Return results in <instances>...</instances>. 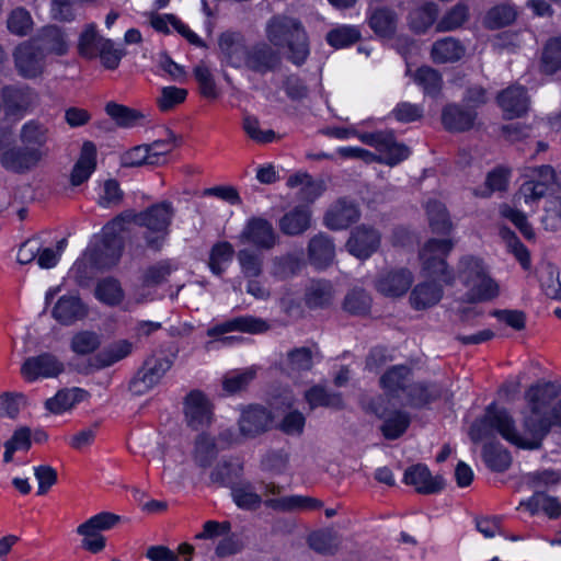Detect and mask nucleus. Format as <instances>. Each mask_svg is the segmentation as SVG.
Wrapping results in <instances>:
<instances>
[{
	"label": "nucleus",
	"mask_w": 561,
	"mask_h": 561,
	"mask_svg": "<svg viewBox=\"0 0 561 561\" xmlns=\"http://www.w3.org/2000/svg\"><path fill=\"white\" fill-rule=\"evenodd\" d=\"M262 494H257L251 484H244L232 489V497L236 504L245 510H255L263 502L268 508L278 512H293L297 510H319L322 502L310 496L289 495L283 497H273L279 495L284 488L274 482L260 483Z\"/></svg>",
	"instance_id": "obj_1"
},
{
	"label": "nucleus",
	"mask_w": 561,
	"mask_h": 561,
	"mask_svg": "<svg viewBox=\"0 0 561 561\" xmlns=\"http://www.w3.org/2000/svg\"><path fill=\"white\" fill-rule=\"evenodd\" d=\"M380 242L381 234L376 228L359 225L351 231L346 249L355 257L366 260L379 249Z\"/></svg>",
	"instance_id": "obj_13"
},
{
	"label": "nucleus",
	"mask_w": 561,
	"mask_h": 561,
	"mask_svg": "<svg viewBox=\"0 0 561 561\" xmlns=\"http://www.w3.org/2000/svg\"><path fill=\"white\" fill-rule=\"evenodd\" d=\"M33 41L36 42L44 54L51 53L62 56L68 51L69 47L65 32L56 25L43 27L38 36Z\"/></svg>",
	"instance_id": "obj_30"
},
{
	"label": "nucleus",
	"mask_w": 561,
	"mask_h": 561,
	"mask_svg": "<svg viewBox=\"0 0 561 561\" xmlns=\"http://www.w3.org/2000/svg\"><path fill=\"white\" fill-rule=\"evenodd\" d=\"M425 208L433 232L448 234L453 229V222L445 205L438 201L430 199Z\"/></svg>",
	"instance_id": "obj_43"
},
{
	"label": "nucleus",
	"mask_w": 561,
	"mask_h": 561,
	"mask_svg": "<svg viewBox=\"0 0 561 561\" xmlns=\"http://www.w3.org/2000/svg\"><path fill=\"white\" fill-rule=\"evenodd\" d=\"M241 272L247 278H256L263 272V255L250 249H242L237 253Z\"/></svg>",
	"instance_id": "obj_54"
},
{
	"label": "nucleus",
	"mask_w": 561,
	"mask_h": 561,
	"mask_svg": "<svg viewBox=\"0 0 561 561\" xmlns=\"http://www.w3.org/2000/svg\"><path fill=\"white\" fill-rule=\"evenodd\" d=\"M33 19L31 13L23 7L13 9L7 19L9 32L16 36H25L33 28Z\"/></svg>",
	"instance_id": "obj_53"
},
{
	"label": "nucleus",
	"mask_w": 561,
	"mask_h": 561,
	"mask_svg": "<svg viewBox=\"0 0 561 561\" xmlns=\"http://www.w3.org/2000/svg\"><path fill=\"white\" fill-rule=\"evenodd\" d=\"M301 266L302 261L299 256L286 253L272 259L270 274L276 279L285 280L298 274Z\"/></svg>",
	"instance_id": "obj_42"
},
{
	"label": "nucleus",
	"mask_w": 561,
	"mask_h": 561,
	"mask_svg": "<svg viewBox=\"0 0 561 561\" xmlns=\"http://www.w3.org/2000/svg\"><path fill=\"white\" fill-rule=\"evenodd\" d=\"M397 14L389 8H376L369 16V26L379 36L388 37L396 32Z\"/></svg>",
	"instance_id": "obj_44"
},
{
	"label": "nucleus",
	"mask_w": 561,
	"mask_h": 561,
	"mask_svg": "<svg viewBox=\"0 0 561 561\" xmlns=\"http://www.w3.org/2000/svg\"><path fill=\"white\" fill-rule=\"evenodd\" d=\"M128 216L118 215L107 222L100 241L89 249V259L98 268H111L118 263L124 249L122 232L125 230V218Z\"/></svg>",
	"instance_id": "obj_3"
},
{
	"label": "nucleus",
	"mask_w": 561,
	"mask_h": 561,
	"mask_svg": "<svg viewBox=\"0 0 561 561\" xmlns=\"http://www.w3.org/2000/svg\"><path fill=\"white\" fill-rule=\"evenodd\" d=\"M311 227V210L296 206L279 219V230L286 236H300Z\"/></svg>",
	"instance_id": "obj_29"
},
{
	"label": "nucleus",
	"mask_w": 561,
	"mask_h": 561,
	"mask_svg": "<svg viewBox=\"0 0 561 561\" xmlns=\"http://www.w3.org/2000/svg\"><path fill=\"white\" fill-rule=\"evenodd\" d=\"M516 18V12L511 5H496L484 18V26L489 30H497L511 24Z\"/></svg>",
	"instance_id": "obj_62"
},
{
	"label": "nucleus",
	"mask_w": 561,
	"mask_h": 561,
	"mask_svg": "<svg viewBox=\"0 0 561 561\" xmlns=\"http://www.w3.org/2000/svg\"><path fill=\"white\" fill-rule=\"evenodd\" d=\"M305 399L310 410L319 407L341 410L344 408V402L341 393L328 391L322 386H313L305 392Z\"/></svg>",
	"instance_id": "obj_40"
},
{
	"label": "nucleus",
	"mask_w": 561,
	"mask_h": 561,
	"mask_svg": "<svg viewBox=\"0 0 561 561\" xmlns=\"http://www.w3.org/2000/svg\"><path fill=\"white\" fill-rule=\"evenodd\" d=\"M308 259L317 268L328 267L335 257V245L330 236L319 232L308 243Z\"/></svg>",
	"instance_id": "obj_24"
},
{
	"label": "nucleus",
	"mask_w": 561,
	"mask_h": 561,
	"mask_svg": "<svg viewBox=\"0 0 561 561\" xmlns=\"http://www.w3.org/2000/svg\"><path fill=\"white\" fill-rule=\"evenodd\" d=\"M387 139V145L381 146L380 150H378L380 154L377 156V162L393 167L408 159L410 149L405 145L398 142L392 131H388Z\"/></svg>",
	"instance_id": "obj_45"
},
{
	"label": "nucleus",
	"mask_w": 561,
	"mask_h": 561,
	"mask_svg": "<svg viewBox=\"0 0 561 561\" xmlns=\"http://www.w3.org/2000/svg\"><path fill=\"white\" fill-rule=\"evenodd\" d=\"M483 459L486 466L496 472H503L512 463V457L507 449L499 444H488L483 447Z\"/></svg>",
	"instance_id": "obj_50"
},
{
	"label": "nucleus",
	"mask_w": 561,
	"mask_h": 561,
	"mask_svg": "<svg viewBox=\"0 0 561 561\" xmlns=\"http://www.w3.org/2000/svg\"><path fill=\"white\" fill-rule=\"evenodd\" d=\"M218 46L222 60L230 67L241 68L247 62L249 47L239 32L227 31L219 35Z\"/></svg>",
	"instance_id": "obj_18"
},
{
	"label": "nucleus",
	"mask_w": 561,
	"mask_h": 561,
	"mask_svg": "<svg viewBox=\"0 0 561 561\" xmlns=\"http://www.w3.org/2000/svg\"><path fill=\"white\" fill-rule=\"evenodd\" d=\"M497 103L508 118L520 116L528 111L529 98L522 85H511L497 95Z\"/></svg>",
	"instance_id": "obj_25"
},
{
	"label": "nucleus",
	"mask_w": 561,
	"mask_h": 561,
	"mask_svg": "<svg viewBox=\"0 0 561 561\" xmlns=\"http://www.w3.org/2000/svg\"><path fill=\"white\" fill-rule=\"evenodd\" d=\"M443 296V288L436 280L419 284L411 293L410 301L414 309H426L436 305Z\"/></svg>",
	"instance_id": "obj_39"
},
{
	"label": "nucleus",
	"mask_w": 561,
	"mask_h": 561,
	"mask_svg": "<svg viewBox=\"0 0 561 561\" xmlns=\"http://www.w3.org/2000/svg\"><path fill=\"white\" fill-rule=\"evenodd\" d=\"M477 119V112L472 108H463L461 105L447 104L442 112L444 127L454 133H462L471 129Z\"/></svg>",
	"instance_id": "obj_23"
},
{
	"label": "nucleus",
	"mask_w": 561,
	"mask_h": 561,
	"mask_svg": "<svg viewBox=\"0 0 561 561\" xmlns=\"http://www.w3.org/2000/svg\"><path fill=\"white\" fill-rule=\"evenodd\" d=\"M289 187L300 186L299 198L304 202L312 203L325 191L323 180H313L308 173H296L288 178Z\"/></svg>",
	"instance_id": "obj_35"
},
{
	"label": "nucleus",
	"mask_w": 561,
	"mask_h": 561,
	"mask_svg": "<svg viewBox=\"0 0 561 561\" xmlns=\"http://www.w3.org/2000/svg\"><path fill=\"white\" fill-rule=\"evenodd\" d=\"M469 19V8L459 2L448 10L436 23L437 32H450L461 27Z\"/></svg>",
	"instance_id": "obj_48"
},
{
	"label": "nucleus",
	"mask_w": 561,
	"mask_h": 561,
	"mask_svg": "<svg viewBox=\"0 0 561 561\" xmlns=\"http://www.w3.org/2000/svg\"><path fill=\"white\" fill-rule=\"evenodd\" d=\"M13 59L18 73L23 78H36L43 72L45 54L34 41L18 45L13 51Z\"/></svg>",
	"instance_id": "obj_10"
},
{
	"label": "nucleus",
	"mask_w": 561,
	"mask_h": 561,
	"mask_svg": "<svg viewBox=\"0 0 561 561\" xmlns=\"http://www.w3.org/2000/svg\"><path fill=\"white\" fill-rule=\"evenodd\" d=\"M273 416L261 405H249L242 410L238 421L240 435L244 438H255L271 428Z\"/></svg>",
	"instance_id": "obj_16"
},
{
	"label": "nucleus",
	"mask_w": 561,
	"mask_h": 561,
	"mask_svg": "<svg viewBox=\"0 0 561 561\" xmlns=\"http://www.w3.org/2000/svg\"><path fill=\"white\" fill-rule=\"evenodd\" d=\"M265 37L267 42L287 51V59L300 66L309 56V38L302 22L293 15L277 13L265 23Z\"/></svg>",
	"instance_id": "obj_2"
},
{
	"label": "nucleus",
	"mask_w": 561,
	"mask_h": 561,
	"mask_svg": "<svg viewBox=\"0 0 561 561\" xmlns=\"http://www.w3.org/2000/svg\"><path fill=\"white\" fill-rule=\"evenodd\" d=\"M64 371V362L48 352L26 358L21 367V374L27 381H35L39 378H56Z\"/></svg>",
	"instance_id": "obj_11"
},
{
	"label": "nucleus",
	"mask_w": 561,
	"mask_h": 561,
	"mask_svg": "<svg viewBox=\"0 0 561 561\" xmlns=\"http://www.w3.org/2000/svg\"><path fill=\"white\" fill-rule=\"evenodd\" d=\"M522 176L524 181L514 196L516 205H531L548 194L556 193L557 173L549 164L527 167Z\"/></svg>",
	"instance_id": "obj_5"
},
{
	"label": "nucleus",
	"mask_w": 561,
	"mask_h": 561,
	"mask_svg": "<svg viewBox=\"0 0 561 561\" xmlns=\"http://www.w3.org/2000/svg\"><path fill=\"white\" fill-rule=\"evenodd\" d=\"M270 329L271 325L267 323L266 320L262 318H256L253 316H242L228 320L217 325L213 330H209L208 335H214L215 333H228L232 331L259 334L266 332Z\"/></svg>",
	"instance_id": "obj_27"
},
{
	"label": "nucleus",
	"mask_w": 561,
	"mask_h": 561,
	"mask_svg": "<svg viewBox=\"0 0 561 561\" xmlns=\"http://www.w3.org/2000/svg\"><path fill=\"white\" fill-rule=\"evenodd\" d=\"M313 366V353L309 347H297L287 354V368L293 374L308 371Z\"/></svg>",
	"instance_id": "obj_59"
},
{
	"label": "nucleus",
	"mask_w": 561,
	"mask_h": 561,
	"mask_svg": "<svg viewBox=\"0 0 561 561\" xmlns=\"http://www.w3.org/2000/svg\"><path fill=\"white\" fill-rule=\"evenodd\" d=\"M525 507L531 515L542 511L549 518L557 519L561 516V499L536 491L527 501H523L519 507Z\"/></svg>",
	"instance_id": "obj_34"
},
{
	"label": "nucleus",
	"mask_w": 561,
	"mask_h": 561,
	"mask_svg": "<svg viewBox=\"0 0 561 561\" xmlns=\"http://www.w3.org/2000/svg\"><path fill=\"white\" fill-rule=\"evenodd\" d=\"M256 371L253 368L244 370H233L224 376L222 388L228 393H237L244 390L248 385L255 378Z\"/></svg>",
	"instance_id": "obj_58"
},
{
	"label": "nucleus",
	"mask_w": 561,
	"mask_h": 561,
	"mask_svg": "<svg viewBox=\"0 0 561 561\" xmlns=\"http://www.w3.org/2000/svg\"><path fill=\"white\" fill-rule=\"evenodd\" d=\"M403 481L421 494H435L445 488L444 478L438 474L432 476L428 468L422 463L409 467L404 472Z\"/></svg>",
	"instance_id": "obj_19"
},
{
	"label": "nucleus",
	"mask_w": 561,
	"mask_h": 561,
	"mask_svg": "<svg viewBox=\"0 0 561 561\" xmlns=\"http://www.w3.org/2000/svg\"><path fill=\"white\" fill-rule=\"evenodd\" d=\"M7 116L21 117L33 103V92L27 87L7 85L1 90Z\"/></svg>",
	"instance_id": "obj_22"
},
{
	"label": "nucleus",
	"mask_w": 561,
	"mask_h": 561,
	"mask_svg": "<svg viewBox=\"0 0 561 561\" xmlns=\"http://www.w3.org/2000/svg\"><path fill=\"white\" fill-rule=\"evenodd\" d=\"M96 167V148L93 142L85 141L81 148L80 157L73 165L70 181L77 186L85 182Z\"/></svg>",
	"instance_id": "obj_31"
},
{
	"label": "nucleus",
	"mask_w": 561,
	"mask_h": 561,
	"mask_svg": "<svg viewBox=\"0 0 561 561\" xmlns=\"http://www.w3.org/2000/svg\"><path fill=\"white\" fill-rule=\"evenodd\" d=\"M101 345V336L93 331H80L70 341V348L78 355H88Z\"/></svg>",
	"instance_id": "obj_57"
},
{
	"label": "nucleus",
	"mask_w": 561,
	"mask_h": 561,
	"mask_svg": "<svg viewBox=\"0 0 561 561\" xmlns=\"http://www.w3.org/2000/svg\"><path fill=\"white\" fill-rule=\"evenodd\" d=\"M105 112L119 127L124 128L134 127L144 118L140 112L114 102L106 104Z\"/></svg>",
	"instance_id": "obj_51"
},
{
	"label": "nucleus",
	"mask_w": 561,
	"mask_h": 561,
	"mask_svg": "<svg viewBox=\"0 0 561 561\" xmlns=\"http://www.w3.org/2000/svg\"><path fill=\"white\" fill-rule=\"evenodd\" d=\"M171 366L172 360H170L167 356H149L131 382L134 391L136 393H142L153 388L160 382Z\"/></svg>",
	"instance_id": "obj_12"
},
{
	"label": "nucleus",
	"mask_w": 561,
	"mask_h": 561,
	"mask_svg": "<svg viewBox=\"0 0 561 561\" xmlns=\"http://www.w3.org/2000/svg\"><path fill=\"white\" fill-rule=\"evenodd\" d=\"M412 282V273L407 268H399L380 274L376 280V288L385 296L399 297L408 291Z\"/></svg>",
	"instance_id": "obj_21"
},
{
	"label": "nucleus",
	"mask_w": 561,
	"mask_h": 561,
	"mask_svg": "<svg viewBox=\"0 0 561 561\" xmlns=\"http://www.w3.org/2000/svg\"><path fill=\"white\" fill-rule=\"evenodd\" d=\"M457 273L468 288L470 300L485 301L497 296V284L490 277L481 259L470 255L461 257Z\"/></svg>",
	"instance_id": "obj_4"
},
{
	"label": "nucleus",
	"mask_w": 561,
	"mask_h": 561,
	"mask_svg": "<svg viewBox=\"0 0 561 561\" xmlns=\"http://www.w3.org/2000/svg\"><path fill=\"white\" fill-rule=\"evenodd\" d=\"M217 456L216 444L211 437L206 434L197 436L195 442L194 459L202 468H207L211 465Z\"/></svg>",
	"instance_id": "obj_60"
},
{
	"label": "nucleus",
	"mask_w": 561,
	"mask_h": 561,
	"mask_svg": "<svg viewBox=\"0 0 561 561\" xmlns=\"http://www.w3.org/2000/svg\"><path fill=\"white\" fill-rule=\"evenodd\" d=\"M334 290L329 280L312 279L305 289V304L310 309L325 308L331 305Z\"/></svg>",
	"instance_id": "obj_32"
},
{
	"label": "nucleus",
	"mask_w": 561,
	"mask_h": 561,
	"mask_svg": "<svg viewBox=\"0 0 561 561\" xmlns=\"http://www.w3.org/2000/svg\"><path fill=\"white\" fill-rule=\"evenodd\" d=\"M366 411L382 420L380 432L387 439H397L402 436L411 423L408 412L391 409L390 400L382 396L370 399L366 404Z\"/></svg>",
	"instance_id": "obj_8"
},
{
	"label": "nucleus",
	"mask_w": 561,
	"mask_h": 561,
	"mask_svg": "<svg viewBox=\"0 0 561 561\" xmlns=\"http://www.w3.org/2000/svg\"><path fill=\"white\" fill-rule=\"evenodd\" d=\"M233 247L229 242L224 241L216 243L211 248L209 254L208 266L210 271L215 275L220 276L225 271L224 264L230 262L233 257Z\"/></svg>",
	"instance_id": "obj_56"
},
{
	"label": "nucleus",
	"mask_w": 561,
	"mask_h": 561,
	"mask_svg": "<svg viewBox=\"0 0 561 561\" xmlns=\"http://www.w3.org/2000/svg\"><path fill=\"white\" fill-rule=\"evenodd\" d=\"M131 348L133 344L127 340L114 342L92 358L91 366L95 369L108 367L128 356Z\"/></svg>",
	"instance_id": "obj_38"
},
{
	"label": "nucleus",
	"mask_w": 561,
	"mask_h": 561,
	"mask_svg": "<svg viewBox=\"0 0 561 561\" xmlns=\"http://www.w3.org/2000/svg\"><path fill=\"white\" fill-rule=\"evenodd\" d=\"M85 394L87 392L80 388L62 389L46 400L45 408L54 414H59L73 408Z\"/></svg>",
	"instance_id": "obj_41"
},
{
	"label": "nucleus",
	"mask_w": 561,
	"mask_h": 561,
	"mask_svg": "<svg viewBox=\"0 0 561 561\" xmlns=\"http://www.w3.org/2000/svg\"><path fill=\"white\" fill-rule=\"evenodd\" d=\"M104 37L100 36L96 31L95 24L85 25L84 30L80 34L78 43V51L80 56L87 59H94L98 57V50L100 49Z\"/></svg>",
	"instance_id": "obj_49"
},
{
	"label": "nucleus",
	"mask_w": 561,
	"mask_h": 561,
	"mask_svg": "<svg viewBox=\"0 0 561 561\" xmlns=\"http://www.w3.org/2000/svg\"><path fill=\"white\" fill-rule=\"evenodd\" d=\"M184 419L193 431L204 430L213 422V405L206 394L198 390H191L183 399Z\"/></svg>",
	"instance_id": "obj_9"
},
{
	"label": "nucleus",
	"mask_w": 561,
	"mask_h": 561,
	"mask_svg": "<svg viewBox=\"0 0 561 561\" xmlns=\"http://www.w3.org/2000/svg\"><path fill=\"white\" fill-rule=\"evenodd\" d=\"M541 69L548 75L561 69V37H552L546 43L541 56Z\"/></svg>",
	"instance_id": "obj_52"
},
{
	"label": "nucleus",
	"mask_w": 561,
	"mask_h": 561,
	"mask_svg": "<svg viewBox=\"0 0 561 561\" xmlns=\"http://www.w3.org/2000/svg\"><path fill=\"white\" fill-rule=\"evenodd\" d=\"M438 12V7L434 2L413 9L409 14L410 27L416 33H425L436 21Z\"/></svg>",
	"instance_id": "obj_46"
},
{
	"label": "nucleus",
	"mask_w": 561,
	"mask_h": 561,
	"mask_svg": "<svg viewBox=\"0 0 561 561\" xmlns=\"http://www.w3.org/2000/svg\"><path fill=\"white\" fill-rule=\"evenodd\" d=\"M360 217L358 205L347 198L336 199L324 215V224L331 230H342L348 228Z\"/></svg>",
	"instance_id": "obj_17"
},
{
	"label": "nucleus",
	"mask_w": 561,
	"mask_h": 561,
	"mask_svg": "<svg viewBox=\"0 0 561 561\" xmlns=\"http://www.w3.org/2000/svg\"><path fill=\"white\" fill-rule=\"evenodd\" d=\"M448 391L442 386L432 382H415L405 390L407 404L412 408H422L442 397H447Z\"/></svg>",
	"instance_id": "obj_26"
},
{
	"label": "nucleus",
	"mask_w": 561,
	"mask_h": 561,
	"mask_svg": "<svg viewBox=\"0 0 561 561\" xmlns=\"http://www.w3.org/2000/svg\"><path fill=\"white\" fill-rule=\"evenodd\" d=\"M19 138L23 146L39 149L42 159L47 156L48 128L44 124L37 121L25 123L20 130Z\"/></svg>",
	"instance_id": "obj_33"
},
{
	"label": "nucleus",
	"mask_w": 561,
	"mask_h": 561,
	"mask_svg": "<svg viewBox=\"0 0 561 561\" xmlns=\"http://www.w3.org/2000/svg\"><path fill=\"white\" fill-rule=\"evenodd\" d=\"M308 542L310 548L319 553L334 554L342 543V538L336 531L324 529L312 533Z\"/></svg>",
	"instance_id": "obj_47"
},
{
	"label": "nucleus",
	"mask_w": 561,
	"mask_h": 561,
	"mask_svg": "<svg viewBox=\"0 0 561 561\" xmlns=\"http://www.w3.org/2000/svg\"><path fill=\"white\" fill-rule=\"evenodd\" d=\"M39 149L28 147H11L4 150L0 156V164L7 171L25 174L36 168L42 161Z\"/></svg>",
	"instance_id": "obj_14"
},
{
	"label": "nucleus",
	"mask_w": 561,
	"mask_h": 561,
	"mask_svg": "<svg viewBox=\"0 0 561 561\" xmlns=\"http://www.w3.org/2000/svg\"><path fill=\"white\" fill-rule=\"evenodd\" d=\"M541 222L546 230L561 229V193L546 201Z\"/></svg>",
	"instance_id": "obj_64"
},
{
	"label": "nucleus",
	"mask_w": 561,
	"mask_h": 561,
	"mask_svg": "<svg viewBox=\"0 0 561 561\" xmlns=\"http://www.w3.org/2000/svg\"><path fill=\"white\" fill-rule=\"evenodd\" d=\"M53 317L64 325H70L78 320H82L88 309L80 298L76 296H62L56 302L53 309Z\"/></svg>",
	"instance_id": "obj_28"
},
{
	"label": "nucleus",
	"mask_w": 561,
	"mask_h": 561,
	"mask_svg": "<svg viewBox=\"0 0 561 561\" xmlns=\"http://www.w3.org/2000/svg\"><path fill=\"white\" fill-rule=\"evenodd\" d=\"M343 306L352 314H366L370 309L371 298L364 289L355 288L345 296Z\"/></svg>",
	"instance_id": "obj_63"
},
{
	"label": "nucleus",
	"mask_w": 561,
	"mask_h": 561,
	"mask_svg": "<svg viewBox=\"0 0 561 561\" xmlns=\"http://www.w3.org/2000/svg\"><path fill=\"white\" fill-rule=\"evenodd\" d=\"M465 53V46L455 37H445L436 41L431 50L433 60L438 64L457 61Z\"/></svg>",
	"instance_id": "obj_37"
},
{
	"label": "nucleus",
	"mask_w": 561,
	"mask_h": 561,
	"mask_svg": "<svg viewBox=\"0 0 561 561\" xmlns=\"http://www.w3.org/2000/svg\"><path fill=\"white\" fill-rule=\"evenodd\" d=\"M239 240L261 250H271L276 245L277 234L270 221L260 217H252L241 231Z\"/></svg>",
	"instance_id": "obj_15"
},
{
	"label": "nucleus",
	"mask_w": 561,
	"mask_h": 561,
	"mask_svg": "<svg viewBox=\"0 0 561 561\" xmlns=\"http://www.w3.org/2000/svg\"><path fill=\"white\" fill-rule=\"evenodd\" d=\"M174 207L171 202L163 201L148 207L146 210L138 214L126 210L121 215H129L125 218V225L135 222L140 227H145L151 232L162 233L161 236H146V243L149 248L159 250L162 247L164 236L168 233L169 226L174 216Z\"/></svg>",
	"instance_id": "obj_6"
},
{
	"label": "nucleus",
	"mask_w": 561,
	"mask_h": 561,
	"mask_svg": "<svg viewBox=\"0 0 561 561\" xmlns=\"http://www.w3.org/2000/svg\"><path fill=\"white\" fill-rule=\"evenodd\" d=\"M360 38V33L355 26L341 25L332 28L325 36L329 45L334 48H344L355 44Z\"/></svg>",
	"instance_id": "obj_55"
},
{
	"label": "nucleus",
	"mask_w": 561,
	"mask_h": 561,
	"mask_svg": "<svg viewBox=\"0 0 561 561\" xmlns=\"http://www.w3.org/2000/svg\"><path fill=\"white\" fill-rule=\"evenodd\" d=\"M273 47L267 43H259L249 48L244 67L257 73L275 70L280 64V57Z\"/></svg>",
	"instance_id": "obj_20"
},
{
	"label": "nucleus",
	"mask_w": 561,
	"mask_h": 561,
	"mask_svg": "<svg viewBox=\"0 0 561 561\" xmlns=\"http://www.w3.org/2000/svg\"><path fill=\"white\" fill-rule=\"evenodd\" d=\"M412 370L405 365H397L388 369L380 377V386L386 390L387 394L397 397L399 391L407 390L410 385Z\"/></svg>",
	"instance_id": "obj_36"
},
{
	"label": "nucleus",
	"mask_w": 561,
	"mask_h": 561,
	"mask_svg": "<svg viewBox=\"0 0 561 561\" xmlns=\"http://www.w3.org/2000/svg\"><path fill=\"white\" fill-rule=\"evenodd\" d=\"M414 81L430 95L438 94L443 83L440 73L431 67L419 68L414 75Z\"/></svg>",
	"instance_id": "obj_61"
},
{
	"label": "nucleus",
	"mask_w": 561,
	"mask_h": 561,
	"mask_svg": "<svg viewBox=\"0 0 561 561\" xmlns=\"http://www.w3.org/2000/svg\"><path fill=\"white\" fill-rule=\"evenodd\" d=\"M454 248L450 239H430L420 251L422 271L424 275L434 280L451 284L454 275L448 270L446 256Z\"/></svg>",
	"instance_id": "obj_7"
}]
</instances>
